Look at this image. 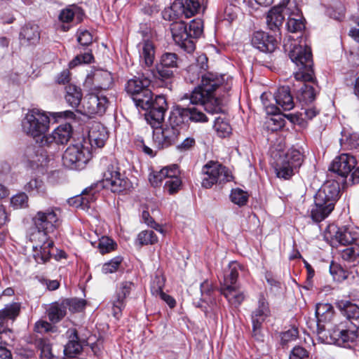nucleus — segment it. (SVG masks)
<instances>
[{"label":"nucleus","mask_w":359,"mask_h":359,"mask_svg":"<svg viewBox=\"0 0 359 359\" xmlns=\"http://www.w3.org/2000/svg\"><path fill=\"white\" fill-rule=\"evenodd\" d=\"M122 259L120 257H116L111 259L109 262L104 264L102 268V271L104 273H112L117 271Z\"/></svg>","instance_id":"52"},{"label":"nucleus","mask_w":359,"mask_h":359,"mask_svg":"<svg viewBox=\"0 0 359 359\" xmlns=\"http://www.w3.org/2000/svg\"><path fill=\"white\" fill-rule=\"evenodd\" d=\"M329 231L331 235V245L332 246L337 244L341 245H351L359 238L358 229L352 226L338 227L331 225L329 226Z\"/></svg>","instance_id":"19"},{"label":"nucleus","mask_w":359,"mask_h":359,"mask_svg":"<svg viewBox=\"0 0 359 359\" xmlns=\"http://www.w3.org/2000/svg\"><path fill=\"white\" fill-rule=\"evenodd\" d=\"M67 119H74L76 115L70 110L60 112H47L39 108L27 110L22 119L21 126L25 134L34 138H42L50 129V116Z\"/></svg>","instance_id":"6"},{"label":"nucleus","mask_w":359,"mask_h":359,"mask_svg":"<svg viewBox=\"0 0 359 359\" xmlns=\"http://www.w3.org/2000/svg\"><path fill=\"white\" fill-rule=\"evenodd\" d=\"M289 359H311L308 351L301 347L295 346L291 351Z\"/></svg>","instance_id":"58"},{"label":"nucleus","mask_w":359,"mask_h":359,"mask_svg":"<svg viewBox=\"0 0 359 359\" xmlns=\"http://www.w3.org/2000/svg\"><path fill=\"white\" fill-rule=\"evenodd\" d=\"M19 39L22 43L36 44L40 39V30L37 25L28 22L22 27Z\"/></svg>","instance_id":"35"},{"label":"nucleus","mask_w":359,"mask_h":359,"mask_svg":"<svg viewBox=\"0 0 359 359\" xmlns=\"http://www.w3.org/2000/svg\"><path fill=\"white\" fill-rule=\"evenodd\" d=\"M103 167L101 182L86 188L80 196L76 197V202L82 209H88L90 204L96 199V194L100 188L110 189L113 193L120 194L130 189L132 184L128 177L120 171L118 163L115 160L102 158Z\"/></svg>","instance_id":"2"},{"label":"nucleus","mask_w":359,"mask_h":359,"mask_svg":"<svg viewBox=\"0 0 359 359\" xmlns=\"http://www.w3.org/2000/svg\"><path fill=\"white\" fill-rule=\"evenodd\" d=\"M156 76L154 69H148L146 72L141 70L125 85V90L132 97L135 105H142L148 107V99L151 95L149 88L151 81Z\"/></svg>","instance_id":"8"},{"label":"nucleus","mask_w":359,"mask_h":359,"mask_svg":"<svg viewBox=\"0 0 359 359\" xmlns=\"http://www.w3.org/2000/svg\"><path fill=\"white\" fill-rule=\"evenodd\" d=\"M72 135V127L69 123L61 124L51 134L43 135L38 145L30 146L25 151V156L32 167L45 166L49 161V155L45 147L68 142Z\"/></svg>","instance_id":"4"},{"label":"nucleus","mask_w":359,"mask_h":359,"mask_svg":"<svg viewBox=\"0 0 359 359\" xmlns=\"http://www.w3.org/2000/svg\"><path fill=\"white\" fill-rule=\"evenodd\" d=\"M298 330L296 327H291L288 330L280 334V342L283 346L292 341L298 337Z\"/></svg>","instance_id":"54"},{"label":"nucleus","mask_w":359,"mask_h":359,"mask_svg":"<svg viewBox=\"0 0 359 359\" xmlns=\"http://www.w3.org/2000/svg\"><path fill=\"white\" fill-rule=\"evenodd\" d=\"M191 65H196L197 69L205 73V72L208 68V57L205 55L201 54L196 58L195 62L192 63Z\"/></svg>","instance_id":"60"},{"label":"nucleus","mask_w":359,"mask_h":359,"mask_svg":"<svg viewBox=\"0 0 359 359\" xmlns=\"http://www.w3.org/2000/svg\"><path fill=\"white\" fill-rule=\"evenodd\" d=\"M303 161L302 152L295 148L290 149L286 153H280L274 165L276 176L284 180L290 179L300 168Z\"/></svg>","instance_id":"10"},{"label":"nucleus","mask_w":359,"mask_h":359,"mask_svg":"<svg viewBox=\"0 0 359 359\" xmlns=\"http://www.w3.org/2000/svg\"><path fill=\"white\" fill-rule=\"evenodd\" d=\"M25 190L30 196H43L46 192V185L43 181L39 177H32L26 183L24 187Z\"/></svg>","instance_id":"41"},{"label":"nucleus","mask_w":359,"mask_h":359,"mask_svg":"<svg viewBox=\"0 0 359 359\" xmlns=\"http://www.w3.org/2000/svg\"><path fill=\"white\" fill-rule=\"evenodd\" d=\"M49 320L53 323L60 321L66 315V309L63 302H55L50 304L46 311Z\"/></svg>","instance_id":"40"},{"label":"nucleus","mask_w":359,"mask_h":359,"mask_svg":"<svg viewBox=\"0 0 359 359\" xmlns=\"http://www.w3.org/2000/svg\"><path fill=\"white\" fill-rule=\"evenodd\" d=\"M78 42L82 46H88L93 41V36L87 30L81 31L78 36Z\"/></svg>","instance_id":"61"},{"label":"nucleus","mask_w":359,"mask_h":359,"mask_svg":"<svg viewBox=\"0 0 359 359\" xmlns=\"http://www.w3.org/2000/svg\"><path fill=\"white\" fill-rule=\"evenodd\" d=\"M21 305L18 302H12L5 305L0 310V334L11 332L9 322L11 323L17 318L20 313Z\"/></svg>","instance_id":"26"},{"label":"nucleus","mask_w":359,"mask_h":359,"mask_svg":"<svg viewBox=\"0 0 359 359\" xmlns=\"http://www.w3.org/2000/svg\"><path fill=\"white\" fill-rule=\"evenodd\" d=\"M286 15H288L286 26L290 32H298L305 27L300 9L297 5L288 1L285 6Z\"/></svg>","instance_id":"25"},{"label":"nucleus","mask_w":359,"mask_h":359,"mask_svg":"<svg viewBox=\"0 0 359 359\" xmlns=\"http://www.w3.org/2000/svg\"><path fill=\"white\" fill-rule=\"evenodd\" d=\"M224 82V75L205 72L202 74L201 84L192 91L190 96L185 95L184 97L189 99L190 102L203 100L204 95L208 96L213 95L215 90L223 85Z\"/></svg>","instance_id":"13"},{"label":"nucleus","mask_w":359,"mask_h":359,"mask_svg":"<svg viewBox=\"0 0 359 359\" xmlns=\"http://www.w3.org/2000/svg\"><path fill=\"white\" fill-rule=\"evenodd\" d=\"M109 105L106 96L98 95L94 93L88 94L83 100V114L88 116L103 115Z\"/></svg>","instance_id":"22"},{"label":"nucleus","mask_w":359,"mask_h":359,"mask_svg":"<svg viewBox=\"0 0 359 359\" xmlns=\"http://www.w3.org/2000/svg\"><path fill=\"white\" fill-rule=\"evenodd\" d=\"M178 57L173 53H165L161 57L160 63L156 67L157 75L156 77L162 80L168 79L173 76L172 69L178 67Z\"/></svg>","instance_id":"24"},{"label":"nucleus","mask_w":359,"mask_h":359,"mask_svg":"<svg viewBox=\"0 0 359 359\" xmlns=\"http://www.w3.org/2000/svg\"><path fill=\"white\" fill-rule=\"evenodd\" d=\"M286 15L285 6L279 5L271 8L266 14V25L269 29L279 30Z\"/></svg>","instance_id":"31"},{"label":"nucleus","mask_w":359,"mask_h":359,"mask_svg":"<svg viewBox=\"0 0 359 359\" xmlns=\"http://www.w3.org/2000/svg\"><path fill=\"white\" fill-rule=\"evenodd\" d=\"M251 43L255 48L264 53H272L276 48L275 38L263 31L254 32Z\"/></svg>","instance_id":"29"},{"label":"nucleus","mask_w":359,"mask_h":359,"mask_svg":"<svg viewBox=\"0 0 359 359\" xmlns=\"http://www.w3.org/2000/svg\"><path fill=\"white\" fill-rule=\"evenodd\" d=\"M274 99L278 105V109L290 111L294 107L293 97L288 86H282L278 88L274 94Z\"/></svg>","instance_id":"34"},{"label":"nucleus","mask_w":359,"mask_h":359,"mask_svg":"<svg viewBox=\"0 0 359 359\" xmlns=\"http://www.w3.org/2000/svg\"><path fill=\"white\" fill-rule=\"evenodd\" d=\"M195 140L193 137H187L182 143L177 146V150L180 152L189 151L195 145Z\"/></svg>","instance_id":"62"},{"label":"nucleus","mask_w":359,"mask_h":359,"mask_svg":"<svg viewBox=\"0 0 359 359\" xmlns=\"http://www.w3.org/2000/svg\"><path fill=\"white\" fill-rule=\"evenodd\" d=\"M159 295L161 299H163L170 306V308H174L176 305V301L175 299L169 294H165L160 288Z\"/></svg>","instance_id":"64"},{"label":"nucleus","mask_w":359,"mask_h":359,"mask_svg":"<svg viewBox=\"0 0 359 359\" xmlns=\"http://www.w3.org/2000/svg\"><path fill=\"white\" fill-rule=\"evenodd\" d=\"M205 73L201 72L199 69H197V67L196 65H190L187 69V75L185 79L187 81L194 83L198 81L200 77L202 78V74Z\"/></svg>","instance_id":"50"},{"label":"nucleus","mask_w":359,"mask_h":359,"mask_svg":"<svg viewBox=\"0 0 359 359\" xmlns=\"http://www.w3.org/2000/svg\"><path fill=\"white\" fill-rule=\"evenodd\" d=\"M340 196V184L335 180L326 181L314 197V205L311 208V217L320 222L333 211Z\"/></svg>","instance_id":"7"},{"label":"nucleus","mask_w":359,"mask_h":359,"mask_svg":"<svg viewBox=\"0 0 359 359\" xmlns=\"http://www.w3.org/2000/svg\"><path fill=\"white\" fill-rule=\"evenodd\" d=\"M113 78L111 72L104 69H95L89 74L87 82H91L95 88L107 90L112 84Z\"/></svg>","instance_id":"32"},{"label":"nucleus","mask_w":359,"mask_h":359,"mask_svg":"<svg viewBox=\"0 0 359 359\" xmlns=\"http://www.w3.org/2000/svg\"><path fill=\"white\" fill-rule=\"evenodd\" d=\"M35 344L41 351L42 359H52L53 358L51 344L47 339L38 338L36 339Z\"/></svg>","instance_id":"43"},{"label":"nucleus","mask_w":359,"mask_h":359,"mask_svg":"<svg viewBox=\"0 0 359 359\" xmlns=\"http://www.w3.org/2000/svg\"><path fill=\"white\" fill-rule=\"evenodd\" d=\"M357 164L356 159L353 156L342 154L333 160L329 170L342 177H346L356 169Z\"/></svg>","instance_id":"23"},{"label":"nucleus","mask_w":359,"mask_h":359,"mask_svg":"<svg viewBox=\"0 0 359 359\" xmlns=\"http://www.w3.org/2000/svg\"><path fill=\"white\" fill-rule=\"evenodd\" d=\"M115 243L109 237H102L99 240L98 249L102 254L108 253L114 249Z\"/></svg>","instance_id":"53"},{"label":"nucleus","mask_w":359,"mask_h":359,"mask_svg":"<svg viewBox=\"0 0 359 359\" xmlns=\"http://www.w3.org/2000/svg\"><path fill=\"white\" fill-rule=\"evenodd\" d=\"M66 334L69 341L65 346L64 354L67 358H75L79 355L83 350L81 339L79 338L78 332L74 328L69 329Z\"/></svg>","instance_id":"30"},{"label":"nucleus","mask_w":359,"mask_h":359,"mask_svg":"<svg viewBox=\"0 0 359 359\" xmlns=\"http://www.w3.org/2000/svg\"><path fill=\"white\" fill-rule=\"evenodd\" d=\"M148 100V107L142 105H137V107L147 111L145 118L149 124L154 127L156 125L161 123L164 120L168 104L163 95H156L154 99L152 93Z\"/></svg>","instance_id":"17"},{"label":"nucleus","mask_w":359,"mask_h":359,"mask_svg":"<svg viewBox=\"0 0 359 359\" xmlns=\"http://www.w3.org/2000/svg\"><path fill=\"white\" fill-rule=\"evenodd\" d=\"M93 56L90 53H86L83 55H77L74 60L69 62V67L73 68L79 64H88L91 62Z\"/></svg>","instance_id":"56"},{"label":"nucleus","mask_w":359,"mask_h":359,"mask_svg":"<svg viewBox=\"0 0 359 359\" xmlns=\"http://www.w3.org/2000/svg\"><path fill=\"white\" fill-rule=\"evenodd\" d=\"M201 186L205 189L214 184L230 182L233 176L229 170L218 161H210L201 170Z\"/></svg>","instance_id":"11"},{"label":"nucleus","mask_w":359,"mask_h":359,"mask_svg":"<svg viewBox=\"0 0 359 359\" xmlns=\"http://www.w3.org/2000/svg\"><path fill=\"white\" fill-rule=\"evenodd\" d=\"M220 292L225 297L229 303L235 307L238 306L245 299L243 292L240 291V285L220 287Z\"/></svg>","instance_id":"38"},{"label":"nucleus","mask_w":359,"mask_h":359,"mask_svg":"<svg viewBox=\"0 0 359 359\" xmlns=\"http://www.w3.org/2000/svg\"><path fill=\"white\" fill-rule=\"evenodd\" d=\"M137 48L142 70L146 72L148 69H152L151 67L155 58V47L154 43L150 41L146 40L139 43Z\"/></svg>","instance_id":"27"},{"label":"nucleus","mask_w":359,"mask_h":359,"mask_svg":"<svg viewBox=\"0 0 359 359\" xmlns=\"http://www.w3.org/2000/svg\"><path fill=\"white\" fill-rule=\"evenodd\" d=\"M65 309L72 312H79L82 311L86 305L85 301L76 298L65 299L62 300Z\"/></svg>","instance_id":"49"},{"label":"nucleus","mask_w":359,"mask_h":359,"mask_svg":"<svg viewBox=\"0 0 359 359\" xmlns=\"http://www.w3.org/2000/svg\"><path fill=\"white\" fill-rule=\"evenodd\" d=\"M241 265L236 262H232L229 264L228 269L225 271L224 280L220 287H231L239 285L237 278L239 275Z\"/></svg>","instance_id":"37"},{"label":"nucleus","mask_w":359,"mask_h":359,"mask_svg":"<svg viewBox=\"0 0 359 359\" xmlns=\"http://www.w3.org/2000/svg\"><path fill=\"white\" fill-rule=\"evenodd\" d=\"M230 198L232 203L238 206L245 205L248 200V194L241 189H232L230 194Z\"/></svg>","instance_id":"47"},{"label":"nucleus","mask_w":359,"mask_h":359,"mask_svg":"<svg viewBox=\"0 0 359 359\" xmlns=\"http://www.w3.org/2000/svg\"><path fill=\"white\" fill-rule=\"evenodd\" d=\"M316 317L317 320H314L307 322L309 327L316 332L319 339L324 343L331 344L334 342L331 341L330 334L332 329L326 331L325 325L332 323L334 320V311L333 306L328 303H319L316 306Z\"/></svg>","instance_id":"9"},{"label":"nucleus","mask_w":359,"mask_h":359,"mask_svg":"<svg viewBox=\"0 0 359 359\" xmlns=\"http://www.w3.org/2000/svg\"><path fill=\"white\" fill-rule=\"evenodd\" d=\"M170 166L165 167L159 171H154L149 175V181L153 187H158L163 181L165 180L169 172Z\"/></svg>","instance_id":"44"},{"label":"nucleus","mask_w":359,"mask_h":359,"mask_svg":"<svg viewBox=\"0 0 359 359\" xmlns=\"http://www.w3.org/2000/svg\"><path fill=\"white\" fill-rule=\"evenodd\" d=\"M336 305L346 319L334 325L330 337L334 344L345 346L346 344L353 342L359 337L358 327L351 321L359 320V306L344 299L339 300Z\"/></svg>","instance_id":"5"},{"label":"nucleus","mask_w":359,"mask_h":359,"mask_svg":"<svg viewBox=\"0 0 359 359\" xmlns=\"http://www.w3.org/2000/svg\"><path fill=\"white\" fill-rule=\"evenodd\" d=\"M134 288V284L131 281H123L117 286L116 292L111 301L112 304V314L116 319H119L122 315V311L126 306V299L129 296Z\"/></svg>","instance_id":"21"},{"label":"nucleus","mask_w":359,"mask_h":359,"mask_svg":"<svg viewBox=\"0 0 359 359\" xmlns=\"http://www.w3.org/2000/svg\"><path fill=\"white\" fill-rule=\"evenodd\" d=\"M82 99V92L79 87L69 85L66 87L65 100L73 108L77 107Z\"/></svg>","instance_id":"42"},{"label":"nucleus","mask_w":359,"mask_h":359,"mask_svg":"<svg viewBox=\"0 0 359 359\" xmlns=\"http://www.w3.org/2000/svg\"><path fill=\"white\" fill-rule=\"evenodd\" d=\"M206 122L207 116L196 108H184L177 106L170 114L169 124L158 128L156 125L153 131V140L158 149L173 144L180 134L178 126L188 121Z\"/></svg>","instance_id":"3"},{"label":"nucleus","mask_w":359,"mask_h":359,"mask_svg":"<svg viewBox=\"0 0 359 359\" xmlns=\"http://www.w3.org/2000/svg\"><path fill=\"white\" fill-rule=\"evenodd\" d=\"M30 241L32 243L33 257L37 264L46 263L51 258V249L54 246L53 241L49 236L40 232L32 233Z\"/></svg>","instance_id":"16"},{"label":"nucleus","mask_w":359,"mask_h":359,"mask_svg":"<svg viewBox=\"0 0 359 359\" xmlns=\"http://www.w3.org/2000/svg\"><path fill=\"white\" fill-rule=\"evenodd\" d=\"M34 331L39 334L46 332H53L55 331V327L45 320H39L35 323Z\"/></svg>","instance_id":"55"},{"label":"nucleus","mask_w":359,"mask_h":359,"mask_svg":"<svg viewBox=\"0 0 359 359\" xmlns=\"http://www.w3.org/2000/svg\"><path fill=\"white\" fill-rule=\"evenodd\" d=\"M341 257L343 260L349 264H354V262H358V257L354 251V248H353L352 246L343 250L341 252Z\"/></svg>","instance_id":"57"},{"label":"nucleus","mask_w":359,"mask_h":359,"mask_svg":"<svg viewBox=\"0 0 359 359\" xmlns=\"http://www.w3.org/2000/svg\"><path fill=\"white\" fill-rule=\"evenodd\" d=\"M137 241L140 245H154L158 242V237L152 230H145L139 233Z\"/></svg>","instance_id":"46"},{"label":"nucleus","mask_w":359,"mask_h":359,"mask_svg":"<svg viewBox=\"0 0 359 359\" xmlns=\"http://www.w3.org/2000/svg\"><path fill=\"white\" fill-rule=\"evenodd\" d=\"M290 58L297 67L294 76L298 85L294 84L297 99L300 102H313L317 91L314 87V71L311 48L308 46L294 44L289 53Z\"/></svg>","instance_id":"1"},{"label":"nucleus","mask_w":359,"mask_h":359,"mask_svg":"<svg viewBox=\"0 0 359 359\" xmlns=\"http://www.w3.org/2000/svg\"><path fill=\"white\" fill-rule=\"evenodd\" d=\"M90 147L82 142L69 146L62 156L65 166L70 169H81L91 158Z\"/></svg>","instance_id":"12"},{"label":"nucleus","mask_w":359,"mask_h":359,"mask_svg":"<svg viewBox=\"0 0 359 359\" xmlns=\"http://www.w3.org/2000/svg\"><path fill=\"white\" fill-rule=\"evenodd\" d=\"M179 173L180 170L177 165H170L169 175L165 178L163 185L164 192L173 195L181 189L182 182L179 176Z\"/></svg>","instance_id":"33"},{"label":"nucleus","mask_w":359,"mask_h":359,"mask_svg":"<svg viewBox=\"0 0 359 359\" xmlns=\"http://www.w3.org/2000/svg\"><path fill=\"white\" fill-rule=\"evenodd\" d=\"M268 124L271 130L276 131L285 126V121L280 116H274L270 118Z\"/></svg>","instance_id":"59"},{"label":"nucleus","mask_w":359,"mask_h":359,"mask_svg":"<svg viewBox=\"0 0 359 359\" xmlns=\"http://www.w3.org/2000/svg\"><path fill=\"white\" fill-rule=\"evenodd\" d=\"M33 222L37 229L35 232L48 236L60 225V209L57 207H50L38 211L33 217Z\"/></svg>","instance_id":"14"},{"label":"nucleus","mask_w":359,"mask_h":359,"mask_svg":"<svg viewBox=\"0 0 359 359\" xmlns=\"http://www.w3.org/2000/svg\"><path fill=\"white\" fill-rule=\"evenodd\" d=\"M11 203L16 209L26 208L28 203V197L25 193L18 194L11 198Z\"/></svg>","instance_id":"51"},{"label":"nucleus","mask_w":359,"mask_h":359,"mask_svg":"<svg viewBox=\"0 0 359 359\" xmlns=\"http://www.w3.org/2000/svg\"><path fill=\"white\" fill-rule=\"evenodd\" d=\"M172 36L177 45L191 53L195 50V42L189 37L187 25L182 20L175 21L170 25Z\"/></svg>","instance_id":"18"},{"label":"nucleus","mask_w":359,"mask_h":359,"mask_svg":"<svg viewBox=\"0 0 359 359\" xmlns=\"http://www.w3.org/2000/svg\"><path fill=\"white\" fill-rule=\"evenodd\" d=\"M204 0H175L172 5L163 13L165 20H172L184 16L191 18L201 9Z\"/></svg>","instance_id":"15"},{"label":"nucleus","mask_w":359,"mask_h":359,"mask_svg":"<svg viewBox=\"0 0 359 359\" xmlns=\"http://www.w3.org/2000/svg\"><path fill=\"white\" fill-rule=\"evenodd\" d=\"M83 15V11L79 7L72 5L60 11L59 20L61 22L69 24L73 22L74 19L76 18L78 22H81Z\"/></svg>","instance_id":"39"},{"label":"nucleus","mask_w":359,"mask_h":359,"mask_svg":"<svg viewBox=\"0 0 359 359\" xmlns=\"http://www.w3.org/2000/svg\"><path fill=\"white\" fill-rule=\"evenodd\" d=\"M107 137L106 128L100 123H95L88 131V139H83V143L88 146L90 145V150L93 148H102Z\"/></svg>","instance_id":"28"},{"label":"nucleus","mask_w":359,"mask_h":359,"mask_svg":"<svg viewBox=\"0 0 359 359\" xmlns=\"http://www.w3.org/2000/svg\"><path fill=\"white\" fill-rule=\"evenodd\" d=\"M203 25L200 19L192 20L188 27L189 37L194 41L203 34Z\"/></svg>","instance_id":"48"},{"label":"nucleus","mask_w":359,"mask_h":359,"mask_svg":"<svg viewBox=\"0 0 359 359\" xmlns=\"http://www.w3.org/2000/svg\"><path fill=\"white\" fill-rule=\"evenodd\" d=\"M204 97L203 100L198 101V102H190L193 106L188 107L187 108H196L202 114H203V109L211 114H218L222 111L220 102L213 97V95L210 96L204 95Z\"/></svg>","instance_id":"36"},{"label":"nucleus","mask_w":359,"mask_h":359,"mask_svg":"<svg viewBox=\"0 0 359 359\" xmlns=\"http://www.w3.org/2000/svg\"><path fill=\"white\" fill-rule=\"evenodd\" d=\"M214 128L217 135L221 137H225L231 132V128L229 123L221 117L215 118L214 122Z\"/></svg>","instance_id":"45"},{"label":"nucleus","mask_w":359,"mask_h":359,"mask_svg":"<svg viewBox=\"0 0 359 359\" xmlns=\"http://www.w3.org/2000/svg\"><path fill=\"white\" fill-rule=\"evenodd\" d=\"M270 310L266 299L262 294L259 297L258 306L252 313V334L258 341H264V335L261 332L262 323L269 316Z\"/></svg>","instance_id":"20"},{"label":"nucleus","mask_w":359,"mask_h":359,"mask_svg":"<svg viewBox=\"0 0 359 359\" xmlns=\"http://www.w3.org/2000/svg\"><path fill=\"white\" fill-rule=\"evenodd\" d=\"M142 219L144 222L151 227L155 229L161 233L163 232V229L157 224L155 223L154 219L150 217L149 213L147 211L142 212Z\"/></svg>","instance_id":"63"}]
</instances>
